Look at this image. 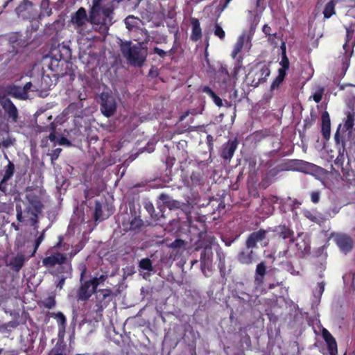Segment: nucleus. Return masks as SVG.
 <instances>
[{"label": "nucleus", "mask_w": 355, "mask_h": 355, "mask_svg": "<svg viewBox=\"0 0 355 355\" xmlns=\"http://www.w3.org/2000/svg\"><path fill=\"white\" fill-rule=\"evenodd\" d=\"M142 0H112L103 6H92L90 21L101 33L105 34L112 24V12L116 4L122 1L128 2V6L137 8Z\"/></svg>", "instance_id": "1"}, {"label": "nucleus", "mask_w": 355, "mask_h": 355, "mask_svg": "<svg viewBox=\"0 0 355 355\" xmlns=\"http://www.w3.org/2000/svg\"><path fill=\"white\" fill-rule=\"evenodd\" d=\"M13 96L18 99H22V92L14 85H6L0 87V105L5 112V117L8 121L16 122L18 118V112L15 105L9 98Z\"/></svg>", "instance_id": "2"}, {"label": "nucleus", "mask_w": 355, "mask_h": 355, "mask_svg": "<svg viewBox=\"0 0 355 355\" xmlns=\"http://www.w3.org/2000/svg\"><path fill=\"white\" fill-rule=\"evenodd\" d=\"M43 195L44 191L40 187L29 191L26 194L28 203L26 206V216H24V221L29 222L32 226H35L37 223V216L42 211L41 200Z\"/></svg>", "instance_id": "3"}, {"label": "nucleus", "mask_w": 355, "mask_h": 355, "mask_svg": "<svg viewBox=\"0 0 355 355\" xmlns=\"http://www.w3.org/2000/svg\"><path fill=\"white\" fill-rule=\"evenodd\" d=\"M121 51L124 58L134 66H141L147 56V49L139 43L132 45L130 42L121 44Z\"/></svg>", "instance_id": "4"}, {"label": "nucleus", "mask_w": 355, "mask_h": 355, "mask_svg": "<svg viewBox=\"0 0 355 355\" xmlns=\"http://www.w3.org/2000/svg\"><path fill=\"white\" fill-rule=\"evenodd\" d=\"M44 240V232L39 233L36 227H34L31 232V237L24 241V259L25 257L30 258L35 255L38 247Z\"/></svg>", "instance_id": "5"}, {"label": "nucleus", "mask_w": 355, "mask_h": 355, "mask_svg": "<svg viewBox=\"0 0 355 355\" xmlns=\"http://www.w3.org/2000/svg\"><path fill=\"white\" fill-rule=\"evenodd\" d=\"M80 286L77 292V298L78 300H87L96 291L98 283L96 279H87L84 277V272L80 276Z\"/></svg>", "instance_id": "6"}, {"label": "nucleus", "mask_w": 355, "mask_h": 355, "mask_svg": "<svg viewBox=\"0 0 355 355\" xmlns=\"http://www.w3.org/2000/svg\"><path fill=\"white\" fill-rule=\"evenodd\" d=\"M66 260L67 255L58 252L57 248L53 247L46 252V257L42 259V264L46 268H52L58 265L62 270V266L69 264L66 263Z\"/></svg>", "instance_id": "7"}, {"label": "nucleus", "mask_w": 355, "mask_h": 355, "mask_svg": "<svg viewBox=\"0 0 355 355\" xmlns=\"http://www.w3.org/2000/svg\"><path fill=\"white\" fill-rule=\"evenodd\" d=\"M270 71L269 67L264 64H257L251 72L248 74V78L253 77L251 81V85L256 87L261 83L266 81L267 77L270 76Z\"/></svg>", "instance_id": "8"}, {"label": "nucleus", "mask_w": 355, "mask_h": 355, "mask_svg": "<svg viewBox=\"0 0 355 355\" xmlns=\"http://www.w3.org/2000/svg\"><path fill=\"white\" fill-rule=\"evenodd\" d=\"M354 125V119L352 114L348 113L346 119L344 121L343 126L340 124L336 132L334 135V139L337 144H341L343 146H345L344 134L347 132L348 136L352 132V129Z\"/></svg>", "instance_id": "9"}, {"label": "nucleus", "mask_w": 355, "mask_h": 355, "mask_svg": "<svg viewBox=\"0 0 355 355\" xmlns=\"http://www.w3.org/2000/svg\"><path fill=\"white\" fill-rule=\"evenodd\" d=\"M346 41L343 44V50L345 51L343 61L344 64L349 65V58L353 53V47L355 44L354 27L350 26L346 28Z\"/></svg>", "instance_id": "10"}, {"label": "nucleus", "mask_w": 355, "mask_h": 355, "mask_svg": "<svg viewBox=\"0 0 355 355\" xmlns=\"http://www.w3.org/2000/svg\"><path fill=\"white\" fill-rule=\"evenodd\" d=\"M101 110L103 115L107 117L112 116L116 110V98L107 92H103L101 96Z\"/></svg>", "instance_id": "11"}, {"label": "nucleus", "mask_w": 355, "mask_h": 355, "mask_svg": "<svg viewBox=\"0 0 355 355\" xmlns=\"http://www.w3.org/2000/svg\"><path fill=\"white\" fill-rule=\"evenodd\" d=\"M212 257L213 252L211 248L209 246L205 247L200 255V269L205 277H209L211 275Z\"/></svg>", "instance_id": "12"}, {"label": "nucleus", "mask_w": 355, "mask_h": 355, "mask_svg": "<svg viewBox=\"0 0 355 355\" xmlns=\"http://www.w3.org/2000/svg\"><path fill=\"white\" fill-rule=\"evenodd\" d=\"M291 167L293 170L306 174H313L321 169L320 167L312 163L300 159L293 161L291 164Z\"/></svg>", "instance_id": "13"}, {"label": "nucleus", "mask_w": 355, "mask_h": 355, "mask_svg": "<svg viewBox=\"0 0 355 355\" xmlns=\"http://www.w3.org/2000/svg\"><path fill=\"white\" fill-rule=\"evenodd\" d=\"M251 37L248 33H243L238 38L232 53V57L235 59L243 49L249 50L251 46Z\"/></svg>", "instance_id": "14"}, {"label": "nucleus", "mask_w": 355, "mask_h": 355, "mask_svg": "<svg viewBox=\"0 0 355 355\" xmlns=\"http://www.w3.org/2000/svg\"><path fill=\"white\" fill-rule=\"evenodd\" d=\"M238 144L239 143L236 139L228 140L226 143L223 144L220 149V157L223 159L230 162L238 147Z\"/></svg>", "instance_id": "15"}, {"label": "nucleus", "mask_w": 355, "mask_h": 355, "mask_svg": "<svg viewBox=\"0 0 355 355\" xmlns=\"http://www.w3.org/2000/svg\"><path fill=\"white\" fill-rule=\"evenodd\" d=\"M334 241L343 253L347 254L353 248V241L346 234H338L334 236Z\"/></svg>", "instance_id": "16"}, {"label": "nucleus", "mask_w": 355, "mask_h": 355, "mask_svg": "<svg viewBox=\"0 0 355 355\" xmlns=\"http://www.w3.org/2000/svg\"><path fill=\"white\" fill-rule=\"evenodd\" d=\"M217 78L225 85V87H232L234 85V80L232 78L231 73H229L227 67L221 65L217 71Z\"/></svg>", "instance_id": "17"}, {"label": "nucleus", "mask_w": 355, "mask_h": 355, "mask_svg": "<svg viewBox=\"0 0 355 355\" xmlns=\"http://www.w3.org/2000/svg\"><path fill=\"white\" fill-rule=\"evenodd\" d=\"M252 248L245 247L237 255V260L242 264L250 265L256 258Z\"/></svg>", "instance_id": "18"}, {"label": "nucleus", "mask_w": 355, "mask_h": 355, "mask_svg": "<svg viewBox=\"0 0 355 355\" xmlns=\"http://www.w3.org/2000/svg\"><path fill=\"white\" fill-rule=\"evenodd\" d=\"M22 189V181L21 178L16 177L15 184H11L9 189H7L6 193H8L13 197L14 201H21V194Z\"/></svg>", "instance_id": "19"}, {"label": "nucleus", "mask_w": 355, "mask_h": 355, "mask_svg": "<svg viewBox=\"0 0 355 355\" xmlns=\"http://www.w3.org/2000/svg\"><path fill=\"white\" fill-rule=\"evenodd\" d=\"M126 28L131 32L143 31L141 26L144 25L143 21L138 17L133 15L128 16L124 20Z\"/></svg>", "instance_id": "20"}, {"label": "nucleus", "mask_w": 355, "mask_h": 355, "mask_svg": "<svg viewBox=\"0 0 355 355\" xmlns=\"http://www.w3.org/2000/svg\"><path fill=\"white\" fill-rule=\"evenodd\" d=\"M266 232L265 230H259L252 232L248 238L245 246L248 248H254L257 247V243L262 241L266 237Z\"/></svg>", "instance_id": "21"}, {"label": "nucleus", "mask_w": 355, "mask_h": 355, "mask_svg": "<svg viewBox=\"0 0 355 355\" xmlns=\"http://www.w3.org/2000/svg\"><path fill=\"white\" fill-rule=\"evenodd\" d=\"M15 171V165L12 162H9L6 167L5 173L2 180L0 182V191L6 193L7 181L13 175Z\"/></svg>", "instance_id": "22"}, {"label": "nucleus", "mask_w": 355, "mask_h": 355, "mask_svg": "<svg viewBox=\"0 0 355 355\" xmlns=\"http://www.w3.org/2000/svg\"><path fill=\"white\" fill-rule=\"evenodd\" d=\"M111 291L108 289H100L96 293L97 303L101 308L105 307L111 300Z\"/></svg>", "instance_id": "23"}, {"label": "nucleus", "mask_w": 355, "mask_h": 355, "mask_svg": "<svg viewBox=\"0 0 355 355\" xmlns=\"http://www.w3.org/2000/svg\"><path fill=\"white\" fill-rule=\"evenodd\" d=\"M71 267L70 264H65L62 266V270L60 271V275L58 276L57 280L55 281L58 288L60 289L62 288L65 279L71 275Z\"/></svg>", "instance_id": "24"}, {"label": "nucleus", "mask_w": 355, "mask_h": 355, "mask_svg": "<svg viewBox=\"0 0 355 355\" xmlns=\"http://www.w3.org/2000/svg\"><path fill=\"white\" fill-rule=\"evenodd\" d=\"M6 264L14 271H19L22 268V253L19 252L15 257H8Z\"/></svg>", "instance_id": "25"}, {"label": "nucleus", "mask_w": 355, "mask_h": 355, "mask_svg": "<svg viewBox=\"0 0 355 355\" xmlns=\"http://www.w3.org/2000/svg\"><path fill=\"white\" fill-rule=\"evenodd\" d=\"M322 336L325 341L327 342L331 355H335L337 353V344L336 340L332 335L327 330L324 329L322 331Z\"/></svg>", "instance_id": "26"}, {"label": "nucleus", "mask_w": 355, "mask_h": 355, "mask_svg": "<svg viewBox=\"0 0 355 355\" xmlns=\"http://www.w3.org/2000/svg\"><path fill=\"white\" fill-rule=\"evenodd\" d=\"M331 123L329 114L324 112L322 114V132L323 137L328 139L330 137Z\"/></svg>", "instance_id": "27"}, {"label": "nucleus", "mask_w": 355, "mask_h": 355, "mask_svg": "<svg viewBox=\"0 0 355 355\" xmlns=\"http://www.w3.org/2000/svg\"><path fill=\"white\" fill-rule=\"evenodd\" d=\"M266 266L264 262L259 263L256 268L254 282L257 286H260L263 282V278L266 275Z\"/></svg>", "instance_id": "28"}, {"label": "nucleus", "mask_w": 355, "mask_h": 355, "mask_svg": "<svg viewBox=\"0 0 355 355\" xmlns=\"http://www.w3.org/2000/svg\"><path fill=\"white\" fill-rule=\"evenodd\" d=\"M86 21V10L83 8H79L71 18V21L79 27L82 26Z\"/></svg>", "instance_id": "29"}, {"label": "nucleus", "mask_w": 355, "mask_h": 355, "mask_svg": "<svg viewBox=\"0 0 355 355\" xmlns=\"http://www.w3.org/2000/svg\"><path fill=\"white\" fill-rule=\"evenodd\" d=\"M20 37L21 35L17 33H13L9 37V43L12 47V51L15 53H19L22 47V40Z\"/></svg>", "instance_id": "30"}, {"label": "nucleus", "mask_w": 355, "mask_h": 355, "mask_svg": "<svg viewBox=\"0 0 355 355\" xmlns=\"http://www.w3.org/2000/svg\"><path fill=\"white\" fill-rule=\"evenodd\" d=\"M192 32L191 35V40L196 42L199 40L202 37V31L200 26L198 19L196 18L191 19Z\"/></svg>", "instance_id": "31"}, {"label": "nucleus", "mask_w": 355, "mask_h": 355, "mask_svg": "<svg viewBox=\"0 0 355 355\" xmlns=\"http://www.w3.org/2000/svg\"><path fill=\"white\" fill-rule=\"evenodd\" d=\"M64 64H66V62L64 60H58L53 58L51 59L49 67L52 71L56 73L57 75L63 76L64 73L60 67H62Z\"/></svg>", "instance_id": "32"}, {"label": "nucleus", "mask_w": 355, "mask_h": 355, "mask_svg": "<svg viewBox=\"0 0 355 355\" xmlns=\"http://www.w3.org/2000/svg\"><path fill=\"white\" fill-rule=\"evenodd\" d=\"M28 92H32L33 96L35 95L39 96L40 93L38 84H33L31 82H29L26 83L25 85H24V100L30 98V96L28 95Z\"/></svg>", "instance_id": "33"}, {"label": "nucleus", "mask_w": 355, "mask_h": 355, "mask_svg": "<svg viewBox=\"0 0 355 355\" xmlns=\"http://www.w3.org/2000/svg\"><path fill=\"white\" fill-rule=\"evenodd\" d=\"M303 215L312 222L319 223L322 220L320 214L315 210L305 209L303 211Z\"/></svg>", "instance_id": "34"}, {"label": "nucleus", "mask_w": 355, "mask_h": 355, "mask_svg": "<svg viewBox=\"0 0 355 355\" xmlns=\"http://www.w3.org/2000/svg\"><path fill=\"white\" fill-rule=\"evenodd\" d=\"M277 232L284 239H290L293 240L294 232L285 225H281L278 227Z\"/></svg>", "instance_id": "35"}, {"label": "nucleus", "mask_w": 355, "mask_h": 355, "mask_svg": "<svg viewBox=\"0 0 355 355\" xmlns=\"http://www.w3.org/2000/svg\"><path fill=\"white\" fill-rule=\"evenodd\" d=\"M142 270L145 271H153V266L152 261L148 258L142 259L139 263V271L142 272Z\"/></svg>", "instance_id": "36"}, {"label": "nucleus", "mask_w": 355, "mask_h": 355, "mask_svg": "<svg viewBox=\"0 0 355 355\" xmlns=\"http://www.w3.org/2000/svg\"><path fill=\"white\" fill-rule=\"evenodd\" d=\"M323 14L326 19L331 17L334 14H335V3L333 1H331L326 4Z\"/></svg>", "instance_id": "37"}, {"label": "nucleus", "mask_w": 355, "mask_h": 355, "mask_svg": "<svg viewBox=\"0 0 355 355\" xmlns=\"http://www.w3.org/2000/svg\"><path fill=\"white\" fill-rule=\"evenodd\" d=\"M324 89L322 87H318L313 94L309 97V100L311 98L315 102L319 103L322 98Z\"/></svg>", "instance_id": "38"}, {"label": "nucleus", "mask_w": 355, "mask_h": 355, "mask_svg": "<svg viewBox=\"0 0 355 355\" xmlns=\"http://www.w3.org/2000/svg\"><path fill=\"white\" fill-rule=\"evenodd\" d=\"M241 58L239 56V59L236 62L235 65L232 71L231 72L232 78L234 80V84L237 80L238 74L241 69Z\"/></svg>", "instance_id": "39"}, {"label": "nucleus", "mask_w": 355, "mask_h": 355, "mask_svg": "<svg viewBox=\"0 0 355 355\" xmlns=\"http://www.w3.org/2000/svg\"><path fill=\"white\" fill-rule=\"evenodd\" d=\"M94 219L96 221L103 219L102 216V205L98 201L95 202Z\"/></svg>", "instance_id": "40"}, {"label": "nucleus", "mask_w": 355, "mask_h": 355, "mask_svg": "<svg viewBox=\"0 0 355 355\" xmlns=\"http://www.w3.org/2000/svg\"><path fill=\"white\" fill-rule=\"evenodd\" d=\"M19 325L17 321H10L0 326V331L5 332L6 331H11L12 329L16 328Z\"/></svg>", "instance_id": "41"}, {"label": "nucleus", "mask_w": 355, "mask_h": 355, "mask_svg": "<svg viewBox=\"0 0 355 355\" xmlns=\"http://www.w3.org/2000/svg\"><path fill=\"white\" fill-rule=\"evenodd\" d=\"M279 64L282 66V68H280L279 69V72L283 71L284 73H286V71L289 67V60H288V58L286 57V52H284L282 53V60Z\"/></svg>", "instance_id": "42"}, {"label": "nucleus", "mask_w": 355, "mask_h": 355, "mask_svg": "<svg viewBox=\"0 0 355 355\" xmlns=\"http://www.w3.org/2000/svg\"><path fill=\"white\" fill-rule=\"evenodd\" d=\"M42 306L46 309H52L55 306V301L54 297L49 296L41 302Z\"/></svg>", "instance_id": "43"}, {"label": "nucleus", "mask_w": 355, "mask_h": 355, "mask_svg": "<svg viewBox=\"0 0 355 355\" xmlns=\"http://www.w3.org/2000/svg\"><path fill=\"white\" fill-rule=\"evenodd\" d=\"M285 76H286V73H284L283 71L282 72L279 71L278 76L274 80V81L272 82V83L271 85V89H275L277 88L280 85V84L282 83V81L284 80Z\"/></svg>", "instance_id": "44"}, {"label": "nucleus", "mask_w": 355, "mask_h": 355, "mask_svg": "<svg viewBox=\"0 0 355 355\" xmlns=\"http://www.w3.org/2000/svg\"><path fill=\"white\" fill-rule=\"evenodd\" d=\"M49 355H66L65 350L62 345H55Z\"/></svg>", "instance_id": "45"}, {"label": "nucleus", "mask_w": 355, "mask_h": 355, "mask_svg": "<svg viewBox=\"0 0 355 355\" xmlns=\"http://www.w3.org/2000/svg\"><path fill=\"white\" fill-rule=\"evenodd\" d=\"M324 290V283L323 282H319L317 287L313 290V293L315 297H320Z\"/></svg>", "instance_id": "46"}, {"label": "nucleus", "mask_w": 355, "mask_h": 355, "mask_svg": "<svg viewBox=\"0 0 355 355\" xmlns=\"http://www.w3.org/2000/svg\"><path fill=\"white\" fill-rule=\"evenodd\" d=\"M184 245H185V243L183 240L178 239H175L173 242H172L169 245V247L171 248L176 249V248H184Z\"/></svg>", "instance_id": "47"}, {"label": "nucleus", "mask_w": 355, "mask_h": 355, "mask_svg": "<svg viewBox=\"0 0 355 355\" xmlns=\"http://www.w3.org/2000/svg\"><path fill=\"white\" fill-rule=\"evenodd\" d=\"M214 34L221 40L224 39L225 36V31H223L222 27L218 24L215 25Z\"/></svg>", "instance_id": "48"}, {"label": "nucleus", "mask_w": 355, "mask_h": 355, "mask_svg": "<svg viewBox=\"0 0 355 355\" xmlns=\"http://www.w3.org/2000/svg\"><path fill=\"white\" fill-rule=\"evenodd\" d=\"M142 225V220L139 218H135L130 223V230H135L141 227Z\"/></svg>", "instance_id": "49"}, {"label": "nucleus", "mask_w": 355, "mask_h": 355, "mask_svg": "<svg viewBox=\"0 0 355 355\" xmlns=\"http://www.w3.org/2000/svg\"><path fill=\"white\" fill-rule=\"evenodd\" d=\"M296 245L302 252H307L309 251V245L304 241L301 243H297Z\"/></svg>", "instance_id": "50"}, {"label": "nucleus", "mask_w": 355, "mask_h": 355, "mask_svg": "<svg viewBox=\"0 0 355 355\" xmlns=\"http://www.w3.org/2000/svg\"><path fill=\"white\" fill-rule=\"evenodd\" d=\"M191 180L194 184H198L201 180V176L199 173L193 172L191 175Z\"/></svg>", "instance_id": "51"}, {"label": "nucleus", "mask_w": 355, "mask_h": 355, "mask_svg": "<svg viewBox=\"0 0 355 355\" xmlns=\"http://www.w3.org/2000/svg\"><path fill=\"white\" fill-rule=\"evenodd\" d=\"M55 318L57 319L59 324L61 325H64L66 323V318L64 314L61 312H58L55 315Z\"/></svg>", "instance_id": "52"}, {"label": "nucleus", "mask_w": 355, "mask_h": 355, "mask_svg": "<svg viewBox=\"0 0 355 355\" xmlns=\"http://www.w3.org/2000/svg\"><path fill=\"white\" fill-rule=\"evenodd\" d=\"M311 199L313 203H318L320 200V193L318 192H313L311 195Z\"/></svg>", "instance_id": "53"}, {"label": "nucleus", "mask_w": 355, "mask_h": 355, "mask_svg": "<svg viewBox=\"0 0 355 355\" xmlns=\"http://www.w3.org/2000/svg\"><path fill=\"white\" fill-rule=\"evenodd\" d=\"M17 210V218L19 222L22 221V210L21 209L20 205H16Z\"/></svg>", "instance_id": "54"}, {"label": "nucleus", "mask_w": 355, "mask_h": 355, "mask_svg": "<svg viewBox=\"0 0 355 355\" xmlns=\"http://www.w3.org/2000/svg\"><path fill=\"white\" fill-rule=\"evenodd\" d=\"M211 98L217 106H218V107L223 106L222 99L220 97H218L216 94Z\"/></svg>", "instance_id": "55"}, {"label": "nucleus", "mask_w": 355, "mask_h": 355, "mask_svg": "<svg viewBox=\"0 0 355 355\" xmlns=\"http://www.w3.org/2000/svg\"><path fill=\"white\" fill-rule=\"evenodd\" d=\"M61 151H62L61 148H55L53 151V153L51 154V160L53 161V160L56 159L58 157L59 154L60 153Z\"/></svg>", "instance_id": "56"}, {"label": "nucleus", "mask_w": 355, "mask_h": 355, "mask_svg": "<svg viewBox=\"0 0 355 355\" xmlns=\"http://www.w3.org/2000/svg\"><path fill=\"white\" fill-rule=\"evenodd\" d=\"M57 143L60 145H69L70 144V141L64 137H61V138L58 139Z\"/></svg>", "instance_id": "57"}, {"label": "nucleus", "mask_w": 355, "mask_h": 355, "mask_svg": "<svg viewBox=\"0 0 355 355\" xmlns=\"http://www.w3.org/2000/svg\"><path fill=\"white\" fill-rule=\"evenodd\" d=\"M262 31L266 35H271L272 33H271V28L268 25V24H265L262 28Z\"/></svg>", "instance_id": "58"}, {"label": "nucleus", "mask_w": 355, "mask_h": 355, "mask_svg": "<svg viewBox=\"0 0 355 355\" xmlns=\"http://www.w3.org/2000/svg\"><path fill=\"white\" fill-rule=\"evenodd\" d=\"M154 53L159 55L160 57H162V58L166 55V52L164 50H162L159 48H157V47H155L154 49Z\"/></svg>", "instance_id": "59"}, {"label": "nucleus", "mask_w": 355, "mask_h": 355, "mask_svg": "<svg viewBox=\"0 0 355 355\" xmlns=\"http://www.w3.org/2000/svg\"><path fill=\"white\" fill-rule=\"evenodd\" d=\"M202 92L209 95L211 97H212L215 94V93L209 87H204L202 88Z\"/></svg>", "instance_id": "60"}, {"label": "nucleus", "mask_w": 355, "mask_h": 355, "mask_svg": "<svg viewBox=\"0 0 355 355\" xmlns=\"http://www.w3.org/2000/svg\"><path fill=\"white\" fill-rule=\"evenodd\" d=\"M159 199L163 201L164 203L168 202L169 196L167 194L162 193L159 196Z\"/></svg>", "instance_id": "61"}, {"label": "nucleus", "mask_w": 355, "mask_h": 355, "mask_svg": "<svg viewBox=\"0 0 355 355\" xmlns=\"http://www.w3.org/2000/svg\"><path fill=\"white\" fill-rule=\"evenodd\" d=\"M151 272L152 271H145V270H142V272H140L141 276L143 277L144 279H148L150 275H151Z\"/></svg>", "instance_id": "62"}, {"label": "nucleus", "mask_w": 355, "mask_h": 355, "mask_svg": "<svg viewBox=\"0 0 355 355\" xmlns=\"http://www.w3.org/2000/svg\"><path fill=\"white\" fill-rule=\"evenodd\" d=\"M270 202H271V203H273V204H275V203L282 204V200L279 199L277 196H272L270 198Z\"/></svg>", "instance_id": "63"}, {"label": "nucleus", "mask_w": 355, "mask_h": 355, "mask_svg": "<svg viewBox=\"0 0 355 355\" xmlns=\"http://www.w3.org/2000/svg\"><path fill=\"white\" fill-rule=\"evenodd\" d=\"M49 139H50L51 141H53V142H55V143H57L58 139H57V137H56V136H55V133H54V132H51V133L49 135Z\"/></svg>", "instance_id": "64"}]
</instances>
